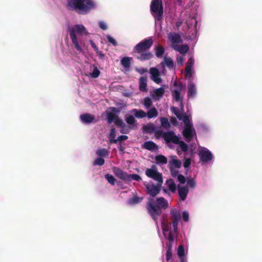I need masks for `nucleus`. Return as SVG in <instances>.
<instances>
[{
	"mask_svg": "<svg viewBox=\"0 0 262 262\" xmlns=\"http://www.w3.org/2000/svg\"><path fill=\"white\" fill-rule=\"evenodd\" d=\"M162 184V183L158 182L157 185L152 183L146 185L147 192L151 196L148 199L146 209L156 225H158V219L162 214V209L165 210L168 207L167 200L163 197L158 198L156 200L153 198L160 193Z\"/></svg>",
	"mask_w": 262,
	"mask_h": 262,
	"instance_id": "1",
	"label": "nucleus"
},
{
	"mask_svg": "<svg viewBox=\"0 0 262 262\" xmlns=\"http://www.w3.org/2000/svg\"><path fill=\"white\" fill-rule=\"evenodd\" d=\"M67 7L72 11H75L79 14L85 15L96 8L93 0H68Z\"/></svg>",
	"mask_w": 262,
	"mask_h": 262,
	"instance_id": "2",
	"label": "nucleus"
},
{
	"mask_svg": "<svg viewBox=\"0 0 262 262\" xmlns=\"http://www.w3.org/2000/svg\"><path fill=\"white\" fill-rule=\"evenodd\" d=\"M70 36L71 39L74 45L75 48L78 51H82V48L79 45L76 32L80 34H87L88 32L85 27L82 25H76L73 28L69 29Z\"/></svg>",
	"mask_w": 262,
	"mask_h": 262,
	"instance_id": "3",
	"label": "nucleus"
},
{
	"mask_svg": "<svg viewBox=\"0 0 262 262\" xmlns=\"http://www.w3.org/2000/svg\"><path fill=\"white\" fill-rule=\"evenodd\" d=\"M150 12L156 20H161L163 14L162 0H152L150 4Z\"/></svg>",
	"mask_w": 262,
	"mask_h": 262,
	"instance_id": "4",
	"label": "nucleus"
},
{
	"mask_svg": "<svg viewBox=\"0 0 262 262\" xmlns=\"http://www.w3.org/2000/svg\"><path fill=\"white\" fill-rule=\"evenodd\" d=\"M153 44L151 37L145 39L135 46L134 51L136 53H141L148 50Z\"/></svg>",
	"mask_w": 262,
	"mask_h": 262,
	"instance_id": "5",
	"label": "nucleus"
},
{
	"mask_svg": "<svg viewBox=\"0 0 262 262\" xmlns=\"http://www.w3.org/2000/svg\"><path fill=\"white\" fill-rule=\"evenodd\" d=\"M173 85L174 86H178L180 88V90H174L172 91V99L180 103V105L181 109H183V97L181 96V92L180 91L182 90L183 88V85L181 83H178L177 82H174Z\"/></svg>",
	"mask_w": 262,
	"mask_h": 262,
	"instance_id": "6",
	"label": "nucleus"
},
{
	"mask_svg": "<svg viewBox=\"0 0 262 262\" xmlns=\"http://www.w3.org/2000/svg\"><path fill=\"white\" fill-rule=\"evenodd\" d=\"M146 175L158 182L163 183V177L161 173L159 172L155 166H152L151 168H147L145 171Z\"/></svg>",
	"mask_w": 262,
	"mask_h": 262,
	"instance_id": "7",
	"label": "nucleus"
},
{
	"mask_svg": "<svg viewBox=\"0 0 262 262\" xmlns=\"http://www.w3.org/2000/svg\"><path fill=\"white\" fill-rule=\"evenodd\" d=\"M171 220H172L173 229L174 232L178 230V225L179 221L181 217V212L176 208H172L170 210Z\"/></svg>",
	"mask_w": 262,
	"mask_h": 262,
	"instance_id": "8",
	"label": "nucleus"
},
{
	"mask_svg": "<svg viewBox=\"0 0 262 262\" xmlns=\"http://www.w3.org/2000/svg\"><path fill=\"white\" fill-rule=\"evenodd\" d=\"M163 139L166 143L172 142L178 144L179 142V138L175 135L173 131H168L165 133Z\"/></svg>",
	"mask_w": 262,
	"mask_h": 262,
	"instance_id": "9",
	"label": "nucleus"
},
{
	"mask_svg": "<svg viewBox=\"0 0 262 262\" xmlns=\"http://www.w3.org/2000/svg\"><path fill=\"white\" fill-rule=\"evenodd\" d=\"M182 134L186 141L190 142L195 135V130L193 126L185 127Z\"/></svg>",
	"mask_w": 262,
	"mask_h": 262,
	"instance_id": "10",
	"label": "nucleus"
},
{
	"mask_svg": "<svg viewBox=\"0 0 262 262\" xmlns=\"http://www.w3.org/2000/svg\"><path fill=\"white\" fill-rule=\"evenodd\" d=\"M199 156L202 162H207L212 159V155L211 152L208 149L205 148L199 151Z\"/></svg>",
	"mask_w": 262,
	"mask_h": 262,
	"instance_id": "11",
	"label": "nucleus"
},
{
	"mask_svg": "<svg viewBox=\"0 0 262 262\" xmlns=\"http://www.w3.org/2000/svg\"><path fill=\"white\" fill-rule=\"evenodd\" d=\"M150 73L151 74V79L156 83L159 84L162 82V79L160 77L159 70L156 68L150 69Z\"/></svg>",
	"mask_w": 262,
	"mask_h": 262,
	"instance_id": "12",
	"label": "nucleus"
},
{
	"mask_svg": "<svg viewBox=\"0 0 262 262\" xmlns=\"http://www.w3.org/2000/svg\"><path fill=\"white\" fill-rule=\"evenodd\" d=\"M113 170L115 176L118 178L124 181L127 180L128 174L127 172L116 167H114Z\"/></svg>",
	"mask_w": 262,
	"mask_h": 262,
	"instance_id": "13",
	"label": "nucleus"
},
{
	"mask_svg": "<svg viewBox=\"0 0 262 262\" xmlns=\"http://www.w3.org/2000/svg\"><path fill=\"white\" fill-rule=\"evenodd\" d=\"M178 190L180 200L182 201H185L189 192L188 188L187 187L178 185Z\"/></svg>",
	"mask_w": 262,
	"mask_h": 262,
	"instance_id": "14",
	"label": "nucleus"
},
{
	"mask_svg": "<svg viewBox=\"0 0 262 262\" xmlns=\"http://www.w3.org/2000/svg\"><path fill=\"white\" fill-rule=\"evenodd\" d=\"M110 109L112 111V112H109L107 114V119L108 124H111L113 122H114L118 117V116L115 114L114 113L119 112V111H118L116 107H110Z\"/></svg>",
	"mask_w": 262,
	"mask_h": 262,
	"instance_id": "15",
	"label": "nucleus"
},
{
	"mask_svg": "<svg viewBox=\"0 0 262 262\" xmlns=\"http://www.w3.org/2000/svg\"><path fill=\"white\" fill-rule=\"evenodd\" d=\"M138 53L139 55L137 56V58L141 61L149 60L153 57L152 54L148 50Z\"/></svg>",
	"mask_w": 262,
	"mask_h": 262,
	"instance_id": "16",
	"label": "nucleus"
},
{
	"mask_svg": "<svg viewBox=\"0 0 262 262\" xmlns=\"http://www.w3.org/2000/svg\"><path fill=\"white\" fill-rule=\"evenodd\" d=\"M196 94V89L195 85L192 82H190L188 85V92L187 97L189 98L190 97H194Z\"/></svg>",
	"mask_w": 262,
	"mask_h": 262,
	"instance_id": "17",
	"label": "nucleus"
},
{
	"mask_svg": "<svg viewBox=\"0 0 262 262\" xmlns=\"http://www.w3.org/2000/svg\"><path fill=\"white\" fill-rule=\"evenodd\" d=\"M80 118L83 122L86 123H91L95 120L94 116L89 113L80 115Z\"/></svg>",
	"mask_w": 262,
	"mask_h": 262,
	"instance_id": "18",
	"label": "nucleus"
},
{
	"mask_svg": "<svg viewBox=\"0 0 262 262\" xmlns=\"http://www.w3.org/2000/svg\"><path fill=\"white\" fill-rule=\"evenodd\" d=\"M172 48L182 54H185L189 50V47L187 45H172Z\"/></svg>",
	"mask_w": 262,
	"mask_h": 262,
	"instance_id": "19",
	"label": "nucleus"
},
{
	"mask_svg": "<svg viewBox=\"0 0 262 262\" xmlns=\"http://www.w3.org/2000/svg\"><path fill=\"white\" fill-rule=\"evenodd\" d=\"M169 38L173 45H176L175 44L176 43L183 42V40L182 39L181 36L179 34L176 33L171 34Z\"/></svg>",
	"mask_w": 262,
	"mask_h": 262,
	"instance_id": "20",
	"label": "nucleus"
},
{
	"mask_svg": "<svg viewBox=\"0 0 262 262\" xmlns=\"http://www.w3.org/2000/svg\"><path fill=\"white\" fill-rule=\"evenodd\" d=\"M165 92V90L163 88H160L154 90L152 94L151 95V97L154 98H156L157 99L161 98Z\"/></svg>",
	"mask_w": 262,
	"mask_h": 262,
	"instance_id": "21",
	"label": "nucleus"
},
{
	"mask_svg": "<svg viewBox=\"0 0 262 262\" xmlns=\"http://www.w3.org/2000/svg\"><path fill=\"white\" fill-rule=\"evenodd\" d=\"M165 64L169 69H172L173 67V61L170 57H164V62L161 63L162 67L164 69Z\"/></svg>",
	"mask_w": 262,
	"mask_h": 262,
	"instance_id": "22",
	"label": "nucleus"
},
{
	"mask_svg": "<svg viewBox=\"0 0 262 262\" xmlns=\"http://www.w3.org/2000/svg\"><path fill=\"white\" fill-rule=\"evenodd\" d=\"M132 59L133 58L129 57H123L120 61L121 64L125 69H129L130 67L131 61L132 60Z\"/></svg>",
	"mask_w": 262,
	"mask_h": 262,
	"instance_id": "23",
	"label": "nucleus"
},
{
	"mask_svg": "<svg viewBox=\"0 0 262 262\" xmlns=\"http://www.w3.org/2000/svg\"><path fill=\"white\" fill-rule=\"evenodd\" d=\"M139 89L142 92L147 91V78L146 77H141L140 78Z\"/></svg>",
	"mask_w": 262,
	"mask_h": 262,
	"instance_id": "24",
	"label": "nucleus"
},
{
	"mask_svg": "<svg viewBox=\"0 0 262 262\" xmlns=\"http://www.w3.org/2000/svg\"><path fill=\"white\" fill-rule=\"evenodd\" d=\"M143 148L149 150H154L158 148V146L154 142L149 141L144 143Z\"/></svg>",
	"mask_w": 262,
	"mask_h": 262,
	"instance_id": "25",
	"label": "nucleus"
},
{
	"mask_svg": "<svg viewBox=\"0 0 262 262\" xmlns=\"http://www.w3.org/2000/svg\"><path fill=\"white\" fill-rule=\"evenodd\" d=\"M125 120L129 125L134 126L136 125V120L135 117L131 115L126 114L125 115Z\"/></svg>",
	"mask_w": 262,
	"mask_h": 262,
	"instance_id": "26",
	"label": "nucleus"
},
{
	"mask_svg": "<svg viewBox=\"0 0 262 262\" xmlns=\"http://www.w3.org/2000/svg\"><path fill=\"white\" fill-rule=\"evenodd\" d=\"M166 184L167 185L168 189L172 193L176 191L177 186L173 179H170L167 180L166 181Z\"/></svg>",
	"mask_w": 262,
	"mask_h": 262,
	"instance_id": "27",
	"label": "nucleus"
},
{
	"mask_svg": "<svg viewBox=\"0 0 262 262\" xmlns=\"http://www.w3.org/2000/svg\"><path fill=\"white\" fill-rule=\"evenodd\" d=\"M146 114V116L148 118L151 119L157 117L158 115V112L157 110L155 107H153L148 111Z\"/></svg>",
	"mask_w": 262,
	"mask_h": 262,
	"instance_id": "28",
	"label": "nucleus"
},
{
	"mask_svg": "<svg viewBox=\"0 0 262 262\" xmlns=\"http://www.w3.org/2000/svg\"><path fill=\"white\" fill-rule=\"evenodd\" d=\"M155 160L158 164H165L167 163V158L162 155H159L155 157Z\"/></svg>",
	"mask_w": 262,
	"mask_h": 262,
	"instance_id": "29",
	"label": "nucleus"
},
{
	"mask_svg": "<svg viewBox=\"0 0 262 262\" xmlns=\"http://www.w3.org/2000/svg\"><path fill=\"white\" fill-rule=\"evenodd\" d=\"M156 130V127L152 124H149L143 126V131L144 133L151 134Z\"/></svg>",
	"mask_w": 262,
	"mask_h": 262,
	"instance_id": "30",
	"label": "nucleus"
},
{
	"mask_svg": "<svg viewBox=\"0 0 262 262\" xmlns=\"http://www.w3.org/2000/svg\"><path fill=\"white\" fill-rule=\"evenodd\" d=\"M155 51L156 55L158 58L162 57L165 52L164 48L161 46H158L156 47L155 48Z\"/></svg>",
	"mask_w": 262,
	"mask_h": 262,
	"instance_id": "31",
	"label": "nucleus"
},
{
	"mask_svg": "<svg viewBox=\"0 0 262 262\" xmlns=\"http://www.w3.org/2000/svg\"><path fill=\"white\" fill-rule=\"evenodd\" d=\"M133 112H135V116L137 118H143L146 117V113L142 110H137L134 109Z\"/></svg>",
	"mask_w": 262,
	"mask_h": 262,
	"instance_id": "32",
	"label": "nucleus"
},
{
	"mask_svg": "<svg viewBox=\"0 0 262 262\" xmlns=\"http://www.w3.org/2000/svg\"><path fill=\"white\" fill-rule=\"evenodd\" d=\"M161 126L165 128L166 129H167L170 128V124L168 121V120L167 118L165 117H162L160 119Z\"/></svg>",
	"mask_w": 262,
	"mask_h": 262,
	"instance_id": "33",
	"label": "nucleus"
},
{
	"mask_svg": "<svg viewBox=\"0 0 262 262\" xmlns=\"http://www.w3.org/2000/svg\"><path fill=\"white\" fill-rule=\"evenodd\" d=\"M171 111L173 112V113L177 116V117L178 118L179 120H181L182 117L184 116V114H183L182 113L180 112L179 108L176 107H172Z\"/></svg>",
	"mask_w": 262,
	"mask_h": 262,
	"instance_id": "34",
	"label": "nucleus"
},
{
	"mask_svg": "<svg viewBox=\"0 0 262 262\" xmlns=\"http://www.w3.org/2000/svg\"><path fill=\"white\" fill-rule=\"evenodd\" d=\"M104 177L105 179L110 184L112 185H114L115 184L116 180L113 175L107 173L106 174Z\"/></svg>",
	"mask_w": 262,
	"mask_h": 262,
	"instance_id": "35",
	"label": "nucleus"
},
{
	"mask_svg": "<svg viewBox=\"0 0 262 262\" xmlns=\"http://www.w3.org/2000/svg\"><path fill=\"white\" fill-rule=\"evenodd\" d=\"M196 186V182L193 178H188L187 180V186L186 187H187L188 188L190 187L192 188H195Z\"/></svg>",
	"mask_w": 262,
	"mask_h": 262,
	"instance_id": "36",
	"label": "nucleus"
},
{
	"mask_svg": "<svg viewBox=\"0 0 262 262\" xmlns=\"http://www.w3.org/2000/svg\"><path fill=\"white\" fill-rule=\"evenodd\" d=\"M96 154L100 157H105L108 154V151L105 148H99L96 151Z\"/></svg>",
	"mask_w": 262,
	"mask_h": 262,
	"instance_id": "37",
	"label": "nucleus"
},
{
	"mask_svg": "<svg viewBox=\"0 0 262 262\" xmlns=\"http://www.w3.org/2000/svg\"><path fill=\"white\" fill-rule=\"evenodd\" d=\"M189 63H187V65L185 68V76L186 77L190 78L192 77V70H191V66L189 65Z\"/></svg>",
	"mask_w": 262,
	"mask_h": 262,
	"instance_id": "38",
	"label": "nucleus"
},
{
	"mask_svg": "<svg viewBox=\"0 0 262 262\" xmlns=\"http://www.w3.org/2000/svg\"><path fill=\"white\" fill-rule=\"evenodd\" d=\"M181 120L184 123L185 127L193 126L192 124L190 123L189 117L186 115H184Z\"/></svg>",
	"mask_w": 262,
	"mask_h": 262,
	"instance_id": "39",
	"label": "nucleus"
},
{
	"mask_svg": "<svg viewBox=\"0 0 262 262\" xmlns=\"http://www.w3.org/2000/svg\"><path fill=\"white\" fill-rule=\"evenodd\" d=\"M142 200V198H139V196L136 195L132 198H130L128 202L130 204H136L139 203Z\"/></svg>",
	"mask_w": 262,
	"mask_h": 262,
	"instance_id": "40",
	"label": "nucleus"
},
{
	"mask_svg": "<svg viewBox=\"0 0 262 262\" xmlns=\"http://www.w3.org/2000/svg\"><path fill=\"white\" fill-rule=\"evenodd\" d=\"M93 66L94 67V69L93 72L90 73V75L92 78H96L99 77L100 72V71L97 68V67H95L94 65Z\"/></svg>",
	"mask_w": 262,
	"mask_h": 262,
	"instance_id": "41",
	"label": "nucleus"
},
{
	"mask_svg": "<svg viewBox=\"0 0 262 262\" xmlns=\"http://www.w3.org/2000/svg\"><path fill=\"white\" fill-rule=\"evenodd\" d=\"M132 180H134L137 181H140L141 180V177L137 174H128V179L127 181H131Z\"/></svg>",
	"mask_w": 262,
	"mask_h": 262,
	"instance_id": "42",
	"label": "nucleus"
},
{
	"mask_svg": "<svg viewBox=\"0 0 262 262\" xmlns=\"http://www.w3.org/2000/svg\"><path fill=\"white\" fill-rule=\"evenodd\" d=\"M171 165L170 166H174L176 168H179L181 166V162L177 159H174L172 161L170 162L169 165Z\"/></svg>",
	"mask_w": 262,
	"mask_h": 262,
	"instance_id": "43",
	"label": "nucleus"
},
{
	"mask_svg": "<svg viewBox=\"0 0 262 262\" xmlns=\"http://www.w3.org/2000/svg\"><path fill=\"white\" fill-rule=\"evenodd\" d=\"M152 104L151 99L149 97H146L144 99L143 105L146 108H149Z\"/></svg>",
	"mask_w": 262,
	"mask_h": 262,
	"instance_id": "44",
	"label": "nucleus"
},
{
	"mask_svg": "<svg viewBox=\"0 0 262 262\" xmlns=\"http://www.w3.org/2000/svg\"><path fill=\"white\" fill-rule=\"evenodd\" d=\"M170 228V223H169L167 221L162 223V228L163 233H166V232H168Z\"/></svg>",
	"mask_w": 262,
	"mask_h": 262,
	"instance_id": "45",
	"label": "nucleus"
},
{
	"mask_svg": "<svg viewBox=\"0 0 262 262\" xmlns=\"http://www.w3.org/2000/svg\"><path fill=\"white\" fill-rule=\"evenodd\" d=\"M178 255L180 257H184L185 250L184 248L182 245H180L178 248L177 251Z\"/></svg>",
	"mask_w": 262,
	"mask_h": 262,
	"instance_id": "46",
	"label": "nucleus"
},
{
	"mask_svg": "<svg viewBox=\"0 0 262 262\" xmlns=\"http://www.w3.org/2000/svg\"><path fill=\"white\" fill-rule=\"evenodd\" d=\"M104 160L101 157L97 158H96L94 162H93V165L96 166V165H99L101 166L104 164Z\"/></svg>",
	"mask_w": 262,
	"mask_h": 262,
	"instance_id": "47",
	"label": "nucleus"
},
{
	"mask_svg": "<svg viewBox=\"0 0 262 262\" xmlns=\"http://www.w3.org/2000/svg\"><path fill=\"white\" fill-rule=\"evenodd\" d=\"M178 144H179L180 146L183 151L186 152L188 150V145L184 141L179 140V142Z\"/></svg>",
	"mask_w": 262,
	"mask_h": 262,
	"instance_id": "48",
	"label": "nucleus"
},
{
	"mask_svg": "<svg viewBox=\"0 0 262 262\" xmlns=\"http://www.w3.org/2000/svg\"><path fill=\"white\" fill-rule=\"evenodd\" d=\"M155 136L156 138H160V137H163L164 138V134L165 132H163L161 130H155Z\"/></svg>",
	"mask_w": 262,
	"mask_h": 262,
	"instance_id": "49",
	"label": "nucleus"
},
{
	"mask_svg": "<svg viewBox=\"0 0 262 262\" xmlns=\"http://www.w3.org/2000/svg\"><path fill=\"white\" fill-rule=\"evenodd\" d=\"M114 123L116 125L119 127H121V126H125V123L123 122L122 120L119 117H118L114 121Z\"/></svg>",
	"mask_w": 262,
	"mask_h": 262,
	"instance_id": "50",
	"label": "nucleus"
},
{
	"mask_svg": "<svg viewBox=\"0 0 262 262\" xmlns=\"http://www.w3.org/2000/svg\"><path fill=\"white\" fill-rule=\"evenodd\" d=\"M163 234L168 242L173 241V236L171 232H168L167 234L166 233H163Z\"/></svg>",
	"mask_w": 262,
	"mask_h": 262,
	"instance_id": "51",
	"label": "nucleus"
},
{
	"mask_svg": "<svg viewBox=\"0 0 262 262\" xmlns=\"http://www.w3.org/2000/svg\"><path fill=\"white\" fill-rule=\"evenodd\" d=\"M177 179L181 184H184L186 182L185 177L181 174H178Z\"/></svg>",
	"mask_w": 262,
	"mask_h": 262,
	"instance_id": "52",
	"label": "nucleus"
},
{
	"mask_svg": "<svg viewBox=\"0 0 262 262\" xmlns=\"http://www.w3.org/2000/svg\"><path fill=\"white\" fill-rule=\"evenodd\" d=\"M107 39L108 41L111 42L114 46H116L117 45V42L116 40L111 36L108 35L107 36Z\"/></svg>",
	"mask_w": 262,
	"mask_h": 262,
	"instance_id": "53",
	"label": "nucleus"
},
{
	"mask_svg": "<svg viewBox=\"0 0 262 262\" xmlns=\"http://www.w3.org/2000/svg\"><path fill=\"white\" fill-rule=\"evenodd\" d=\"M185 61V58L182 56H178L177 57V63L179 66L183 64Z\"/></svg>",
	"mask_w": 262,
	"mask_h": 262,
	"instance_id": "54",
	"label": "nucleus"
},
{
	"mask_svg": "<svg viewBox=\"0 0 262 262\" xmlns=\"http://www.w3.org/2000/svg\"><path fill=\"white\" fill-rule=\"evenodd\" d=\"M120 132L122 134H128L129 133L128 127L125 124V126H121Z\"/></svg>",
	"mask_w": 262,
	"mask_h": 262,
	"instance_id": "55",
	"label": "nucleus"
},
{
	"mask_svg": "<svg viewBox=\"0 0 262 262\" xmlns=\"http://www.w3.org/2000/svg\"><path fill=\"white\" fill-rule=\"evenodd\" d=\"M99 27L103 30H105L107 29L106 24L103 21H100L99 23Z\"/></svg>",
	"mask_w": 262,
	"mask_h": 262,
	"instance_id": "56",
	"label": "nucleus"
},
{
	"mask_svg": "<svg viewBox=\"0 0 262 262\" xmlns=\"http://www.w3.org/2000/svg\"><path fill=\"white\" fill-rule=\"evenodd\" d=\"M183 219L184 222H187L189 220V213L187 211L183 212Z\"/></svg>",
	"mask_w": 262,
	"mask_h": 262,
	"instance_id": "57",
	"label": "nucleus"
},
{
	"mask_svg": "<svg viewBox=\"0 0 262 262\" xmlns=\"http://www.w3.org/2000/svg\"><path fill=\"white\" fill-rule=\"evenodd\" d=\"M172 257V251L167 250L166 253V260H169Z\"/></svg>",
	"mask_w": 262,
	"mask_h": 262,
	"instance_id": "58",
	"label": "nucleus"
},
{
	"mask_svg": "<svg viewBox=\"0 0 262 262\" xmlns=\"http://www.w3.org/2000/svg\"><path fill=\"white\" fill-rule=\"evenodd\" d=\"M169 169H170V172H171V174L172 177H176V176H178V174H179L178 170H174L173 169L172 167H171V166L169 167Z\"/></svg>",
	"mask_w": 262,
	"mask_h": 262,
	"instance_id": "59",
	"label": "nucleus"
},
{
	"mask_svg": "<svg viewBox=\"0 0 262 262\" xmlns=\"http://www.w3.org/2000/svg\"><path fill=\"white\" fill-rule=\"evenodd\" d=\"M116 136V130L115 128H112L110 132V139H114Z\"/></svg>",
	"mask_w": 262,
	"mask_h": 262,
	"instance_id": "60",
	"label": "nucleus"
},
{
	"mask_svg": "<svg viewBox=\"0 0 262 262\" xmlns=\"http://www.w3.org/2000/svg\"><path fill=\"white\" fill-rule=\"evenodd\" d=\"M191 164V161L190 159H187L185 161L183 164V166L184 167L187 168Z\"/></svg>",
	"mask_w": 262,
	"mask_h": 262,
	"instance_id": "61",
	"label": "nucleus"
},
{
	"mask_svg": "<svg viewBox=\"0 0 262 262\" xmlns=\"http://www.w3.org/2000/svg\"><path fill=\"white\" fill-rule=\"evenodd\" d=\"M173 241L167 242L166 243V246L167 247V250L172 251V243Z\"/></svg>",
	"mask_w": 262,
	"mask_h": 262,
	"instance_id": "62",
	"label": "nucleus"
},
{
	"mask_svg": "<svg viewBox=\"0 0 262 262\" xmlns=\"http://www.w3.org/2000/svg\"><path fill=\"white\" fill-rule=\"evenodd\" d=\"M170 121L171 123V124L174 126H176L178 124V121L175 117H171Z\"/></svg>",
	"mask_w": 262,
	"mask_h": 262,
	"instance_id": "63",
	"label": "nucleus"
},
{
	"mask_svg": "<svg viewBox=\"0 0 262 262\" xmlns=\"http://www.w3.org/2000/svg\"><path fill=\"white\" fill-rule=\"evenodd\" d=\"M97 55L99 56V57L101 59H103L105 56V55L103 53L102 51H100L98 50L97 52H96Z\"/></svg>",
	"mask_w": 262,
	"mask_h": 262,
	"instance_id": "64",
	"label": "nucleus"
}]
</instances>
